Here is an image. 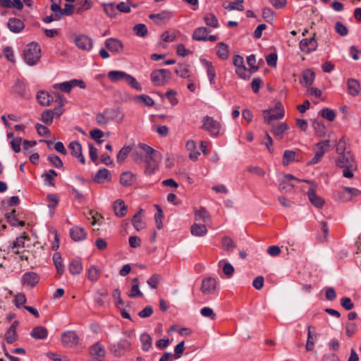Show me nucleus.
<instances>
[{
    "mask_svg": "<svg viewBox=\"0 0 361 361\" xmlns=\"http://www.w3.org/2000/svg\"><path fill=\"white\" fill-rule=\"evenodd\" d=\"M336 165L343 169V176L348 178H353V171L357 169L355 158L350 152L341 154L336 160Z\"/></svg>",
    "mask_w": 361,
    "mask_h": 361,
    "instance_id": "nucleus-1",
    "label": "nucleus"
},
{
    "mask_svg": "<svg viewBox=\"0 0 361 361\" xmlns=\"http://www.w3.org/2000/svg\"><path fill=\"white\" fill-rule=\"evenodd\" d=\"M138 147L146 154L144 161L147 163V171H149V173L154 172L161 160L159 152L143 143L139 144Z\"/></svg>",
    "mask_w": 361,
    "mask_h": 361,
    "instance_id": "nucleus-2",
    "label": "nucleus"
},
{
    "mask_svg": "<svg viewBox=\"0 0 361 361\" xmlns=\"http://www.w3.org/2000/svg\"><path fill=\"white\" fill-rule=\"evenodd\" d=\"M40 57L41 49L37 43L33 42L27 45L23 51V58L27 64L29 66L35 65Z\"/></svg>",
    "mask_w": 361,
    "mask_h": 361,
    "instance_id": "nucleus-3",
    "label": "nucleus"
},
{
    "mask_svg": "<svg viewBox=\"0 0 361 361\" xmlns=\"http://www.w3.org/2000/svg\"><path fill=\"white\" fill-rule=\"evenodd\" d=\"M330 149V141L329 140H325L317 142L313 147V151L314 152L315 154L314 157L309 162H307V164L313 165L319 163L322 160L324 154L329 152Z\"/></svg>",
    "mask_w": 361,
    "mask_h": 361,
    "instance_id": "nucleus-4",
    "label": "nucleus"
},
{
    "mask_svg": "<svg viewBox=\"0 0 361 361\" xmlns=\"http://www.w3.org/2000/svg\"><path fill=\"white\" fill-rule=\"evenodd\" d=\"M202 128L207 131L212 136H218L221 133V125L212 117L205 116L202 119Z\"/></svg>",
    "mask_w": 361,
    "mask_h": 361,
    "instance_id": "nucleus-5",
    "label": "nucleus"
},
{
    "mask_svg": "<svg viewBox=\"0 0 361 361\" xmlns=\"http://www.w3.org/2000/svg\"><path fill=\"white\" fill-rule=\"evenodd\" d=\"M264 122L270 123L272 120H279L284 116V109L281 102H277L274 109L263 111Z\"/></svg>",
    "mask_w": 361,
    "mask_h": 361,
    "instance_id": "nucleus-6",
    "label": "nucleus"
},
{
    "mask_svg": "<svg viewBox=\"0 0 361 361\" xmlns=\"http://www.w3.org/2000/svg\"><path fill=\"white\" fill-rule=\"evenodd\" d=\"M171 73L169 70L159 69L152 72L151 80L156 86H161L166 84L171 79Z\"/></svg>",
    "mask_w": 361,
    "mask_h": 361,
    "instance_id": "nucleus-7",
    "label": "nucleus"
},
{
    "mask_svg": "<svg viewBox=\"0 0 361 361\" xmlns=\"http://www.w3.org/2000/svg\"><path fill=\"white\" fill-rule=\"evenodd\" d=\"M131 343L128 340H121L120 342L114 344L110 348V351L116 357L122 356L126 351L130 350Z\"/></svg>",
    "mask_w": 361,
    "mask_h": 361,
    "instance_id": "nucleus-8",
    "label": "nucleus"
},
{
    "mask_svg": "<svg viewBox=\"0 0 361 361\" xmlns=\"http://www.w3.org/2000/svg\"><path fill=\"white\" fill-rule=\"evenodd\" d=\"M317 185L312 183L307 192L310 202L317 208H321L324 204V200L316 194Z\"/></svg>",
    "mask_w": 361,
    "mask_h": 361,
    "instance_id": "nucleus-9",
    "label": "nucleus"
},
{
    "mask_svg": "<svg viewBox=\"0 0 361 361\" xmlns=\"http://www.w3.org/2000/svg\"><path fill=\"white\" fill-rule=\"evenodd\" d=\"M105 47L112 53L116 54H121L123 50V42L116 38H108L104 42Z\"/></svg>",
    "mask_w": 361,
    "mask_h": 361,
    "instance_id": "nucleus-10",
    "label": "nucleus"
},
{
    "mask_svg": "<svg viewBox=\"0 0 361 361\" xmlns=\"http://www.w3.org/2000/svg\"><path fill=\"white\" fill-rule=\"evenodd\" d=\"M361 192L357 188L344 187L342 190L337 192L338 197L343 202L349 201L353 197L358 196Z\"/></svg>",
    "mask_w": 361,
    "mask_h": 361,
    "instance_id": "nucleus-11",
    "label": "nucleus"
},
{
    "mask_svg": "<svg viewBox=\"0 0 361 361\" xmlns=\"http://www.w3.org/2000/svg\"><path fill=\"white\" fill-rule=\"evenodd\" d=\"M216 288V280L212 277L204 278L202 281L200 290L204 295L213 294Z\"/></svg>",
    "mask_w": 361,
    "mask_h": 361,
    "instance_id": "nucleus-12",
    "label": "nucleus"
},
{
    "mask_svg": "<svg viewBox=\"0 0 361 361\" xmlns=\"http://www.w3.org/2000/svg\"><path fill=\"white\" fill-rule=\"evenodd\" d=\"M61 341L64 345L73 347L79 343V337L75 331H68L62 334Z\"/></svg>",
    "mask_w": 361,
    "mask_h": 361,
    "instance_id": "nucleus-13",
    "label": "nucleus"
},
{
    "mask_svg": "<svg viewBox=\"0 0 361 361\" xmlns=\"http://www.w3.org/2000/svg\"><path fill=\"white\" fill-rule=\"evenodd\" d=\"M75 44L79 49L85 51H90L93 45L92 39L85 35L76 36Z\"/></svg>",
    "mask_w": 361,
    "mask_h": 361,
    "instance_id": "nucleus-14",
    "label": "nucleus"
},
{
    "mask_svg": "<svg viewBox=\"0 0 361 361\" xmlns=\"http://www.w3.org/2000/svg\"><path fill=\"white\" fill-rule=\"evenodd\" d=\"M315 33L314 34L313 37L311 38H306L303 39L300 42V49L302 51L306 52V53H310L312 51H314L317 48V42L314 38Z\"/></svg>",
    "mask_w": 361,
    "mask_h": 361,
    "instance_id": "nucleus-15",
    "label": "nucleus"
},
{
    "mask_svg": "<svg viewBox=\"0 0 361 361\" xmlns=\"http://www.w3.org/2000/svg\"><path fill=\"white\" fill-rule=\"evenodd\" d=\"M39 281V275L33 271L26 272L22 276V283L30 287H34Z\"/></svg>",
    "mask_w": 361,
    "mask_h": 361,
    "instance_id": "nucleus-16",
    "label": "nucleus"
},
{
    "mask_svg": "<svg viewBox=\"0 0 361 361\" xmlns=\"http://www.w3.org/2000/svg\"><path fill=\"white\" fill-rule=\"evenodd\" d=\"M68 148L73 156L78 159L82 164L85 163V159L82 153V146L78 141H73L68 145Z\"/></svg>",
    "mask_w": 361,
    "mask_h": 361,
    "instance_id": "nucleus-17",
    "label": "nucleus"
},
{
    "mask_svg": "<svg viewBox=\"0 0 361 361\" xmlns=\"http://www.w3.org/2000/svg\"><path fill=\"white\" fill-rule=\"evenodd\" d=\"M70 235L74 241H82L86 238L85 230L80 226H74L70 230Z\"/></svg>",
    "mask_w": 361,
    "mask_h": 361,
    "instance_id": "nucleus-18",
    "label": "nucleus"
},
{
    "mask_svg": "<svg viewBox=\"0 0 361 361\" xmlns=\"http://www.w3.org/2000/svg\"><path fill=\"white\" fill-rule=\"evenodd\" d=\"M288 126L286 123H280L278 125H274L271 128V133L278 140H281L284 137V133L288 130Z\"/></svg>",
    "mask_w": 361,
    "mask_h": 361,
    "instance_id": "nucleus-19",
    "label": "nucleus"
},
{
    "mask_svg": "<svg viewBox=\"0 0 361 361\" xmlns=\"http://www.w3.org/2000/svg\"><path fill=\"white\" fill-rule=\"evenodd\" d=\"M8 29L16 33L20 32L25 27L24 23L18 18H11L8 21Z\"/></svg>",
    "mask_w": 361,
    "mask_h": 361,
    "instance_id": "nucleus-20",
    "label": "nucleus"
},
{
    "mask_svg": "<svg viewBox=\"0 0 361 361\" xmlns=\"http://www.w3.org/2000/svg\"><path fill=\"white\" fill-rule=\"evenodd\" d=\"M13 91L20 97H29L25 83L20 80H17L14 83L13 86Z\"/></svg>",
    "mask_w": 361,
    "mask_h": 361,
    "instance_id": "nucleus-21",
    "label": "nucleus"
},
{
    "mask_svg": "<svg viewBox=\"0 0 361 361\" xmlns=\"http://www.w3.org/2000/svg\"><path fill=\"white\" fill-rule=\"evenodd\" d=\"M171 17L172 13L169 11H163L159 13L150 14L149 16V18L154 20V22L157 24H159L161 22H164L165 20H168L171 19Z\"/></svg>",
    "mask_w": 361,
    "mask_h": 361,
    "instance_id": "nucleus-22",
    "label": "nucleus"
},
{
    "mask_svg": "<svg viewBox=\"0 0 361 361\" xmlns=\"http://www.w3.org/2000/svg\"><path fill=\"white\" fill-rule=\"evenodd\" d=\"M37 99L42 106H49L53 101L52 96L47 92L40 90L37 94Z\"/></svg>",
    "mask_w": 361,
    "mask_h": 361,
    "instance_id": "nucleus-23",
    "label": "nucleus"
},
{
    "mask_svg": "<svg viewBox=\"0 0 361 361\" xmlns=\"http://www.w3.org/2000/svg\"><path fill=\"white\" fill-rule=\"evenodd\" d=\"M107 76L112 82H118L121 80L126 81L128 74L121 71H111L108 73Z\"/></svg>",
    "mask_w": 361,
    "mask_h": 361,
    "instance_id": "nucleus-24",
    "label": "nucleus"
},
{
    "mask_svg": "<svg viewBox=\"0 0 361 361\" xmlns=\"http://www.w3.org/2000/svg\"><path fill=\"white\" fill-rule=\"evenodd\" d=\"M348 93L355 97L358 95L360 92V84L356 79L350 78L347 80Z\"/></svg>",
    "mask_w": 361,
    "mask_h": 361,
    "instance_id": "nucleus-25",
    "label": "nucleus"
},
{
    "mask_svg": "<svg viewBox=\"0 0 361 361\" xmlns=\"http://www.w3.org/2000/svg\"><path fill=\"white\" fill-rule=\"evenodd\" d=\"M114 210L116 216L118 217L124 216L127 213V206L122 200H117L114 202Z\"/></svg>",
    "mask_w": 361,
    "mask_h": 361,
    "instance_id": "nucleus-26",
    "label": "nucleus"
},
{
    "mask_svg": "<svg viewBox=\"0 0 361 361\" xmlns=\"http://www.w3.org/2000/svg\"><path fill=\"white\" fill-rule=\"evenodd\" d=\"M202 63L207 68V74L209 80L211 85L215 84L216 71L212 62L207 61L206 59L201 60Z\"/></svg>",
    "mask_w": 361,
    "mask_h": 361,
    "instance_id": "nucleus-27",
    "label": "nucleus"
},
{
    "mask_svg": "<svg viewBox=\"0 0 361 361\" xmlns=\"http://www.w3.org/2000/svg\"><path fill=\"white\" fill-rule=\"evenodd\" d=\"M135 177L130 171H125L121 173L120 177V183L125 187H129L135 182Z\"/></svg>",
    "mask_w": 361,
    "mask_h": 361,
    "instance_id": "nucleus-28",
    "label": "nucleus"
},
{
    "mask_svg": "<svg viewBox=\"0 0 361 361\" xmlns=\"http://www.w3.org/2000/svg\"><path fill=\"white\" fill-rule=\"evenodd\" d=\"M30 336L35 339H44L48 336V331L44 326H37L32 329Z\"/></svg>",
    "mask_w": 361,
    "mask_h": 361,
    "instance_id": "nucleus-29",
    "label": "nucleus"
},
{
    "mask_svg": "<svg viewBox=\"0 0 361 361\" xmlns=\"http://www.w3.org/2000/svg\"><path fill=\"white\" fill-rule=\"evenodd\" d=\"M210 30L205 27H200L194 31L192 39L197 41H207V35Z\"/></svg>",
    "mask_w": 361,
    "mask_h": 361,
    "instance_id": "nucleus-30",
    "label": "nucleus"
},
{
    "mask_svg": "<svg viewBox=\"0 0 361 361\" xmlns=\"http://www.w3.org/2000/svg\"><path fill=\"white\" fill-rule=\"evenodd\" d=\"M192 235L202 237L207 233V228L204 224H193L190 227Z\"/></svg>",
    "mask_w": 361,
    "mask_h": 361,
    "instance_id": "nucleus-31",
    "label": "nucleus"
},
{
    "mask_svg": "<svg viewBox=\"0 0 361 361\" xmlns=\"http://www.w3.org/2000/svg\"><path fill=\"white\" fill-rule=\"evenodd\" d=\"M53 262L57 269V277H60L64 271V266L62 263L61 255L59 252H55L53 255Z\"/></svg>",
    "mask_w": 361,
    "mask_h": 361,
    "instance_id": "nucleus-32",
    "label": "nucleus"
},
{
    "mask_svg": "<svg viewBox=\"0 0 361 361\" xmlns=\"http://www.w3.org/2000/svg\"><path fill=\"white\" fill-rule=\"evenodd\" d=\"M91 355L97 357H104L106 354L104 348L99 342L96 343L90 348Z\"/></svg>",
    "mask_w": 361,
    "mask_h": 361,
    "instance_id": "nucleus-33",
    "label": "nucleus"
},
{
    "mask_svg": "<svg viewBox=\"0 0 361 361\" xmlns=\"http://www.w3.org/2000/svg\"><path fill=\"white\" fill-rule=\"evenodd\" d=\"M216 54L222 60L228 59L229 55L228 46L224 42H219L216 44Z\"/></svg>",
    "mask_w": 361,
    "mask_h": 361,
    "instance_id": "nucleus-34",
    "label": "nucleus"
},
{
    "mask_svg": "<svg viewBox=\"0 0 361 361\" xmlns=\"http://www.w3.org/2000/svg\"><path fill=\"white\" fill-rule=\"evenodd\" d=\"M110 180V172L105 168L99 169L94 178V180L98 183H104L105 180Z\"/></svg>",
    "mask_w": 361,
    "mask_h": 361,
    "instance_id": "nucleus-35",
    "label": "nucleus"
},
{
    "mask_svg": "<svg viewBox=\"0 0 361 361\" xmlns=\"http://www.w3.org/2000/svg\"><path fill=\"white\" fill-rule=\"evenodd\" d=\"M93 3L91 0H77L75 8L78 13L92 8Z\"/></svg>",
    "mask_w": 361,
    "mask_h": 361,
    "instance_id": "nucleus-36",
    "label": "nucleus"
},
{
    "mask_svg": "<svg viewBox=\"0 0 361 361\" xmlns=\"http://www.w3.org/2000/svg\"><path fill=\"white\" fill-rule=\"evenodd\" d=\"M175 72L177 75H178L181 78H188L190 81H192V79H190V69H189V65L188 64H179L175 70Z\"/></svg>",
    "mask_w": 361,
    "mask_h": 361,
    "instance_id": "nucleus-37",
    "label": "nucleus"
},
{
    "mask_svg": "<svg viewBox=\"0 0 361 361\" xmlns=\"http://www.w3.org/2000/svg\"><path fill=\"white\" fill-rule=\"evenodd\" d=\"M210 219V215L204 207H200L195 211V220L207 222Z\"/></svg>",
    "mask_w": 361,
    "mask_h": 361,
    "instance_id": "nucleus-38",
    "label": "nucleus"
},
{
    "mask_svg": "<svg viewBox=\"0 0 361 361\" xmlns=\"http://www.w3.org/2000/svg\"><path fill=\"white\" fill-rule=\"evenodd\" d=\"M314 73L310 69L305 70L302 73V83L305 86H310L314 80Z\"/></svg>",
    "mask_w": 361,
    "mask_h": 361,
    "instance_id": "nucleus-39",
    "label": "nucleus"
},
{
    "mask_svg": "<svg viewBox=\"0 0 361 361\" xmlns=\"http://www.w3.org/2000/svg\"><path fill=\"white\" fill-rule=\"evenodd\" d=\"M68 269L73 275L79 274L82 270L81 261L79 259H73L69 264Z\"/></svg>",
    "mask_w": 361,
    "mask_h": 361,
    "instance_id": "nucleus-40",
    "label": "nucleus"
},
{
    "mask_svg": "<svg viewBox=\"0 0 361 361\" xmlns=\"http://www.w3.org/2000/svg\"><path fill=\"white\" fill-rule=\"evenodd\" d=\"M140 341L142 343V349L144 351H148L152 347V339L149 334L144 333L140 336Z\"/></svg>",
    "mask_w": 361,
    "mask_h": 361,
    "instance_id": "nucleus-41",
    "label": "nucleus"
},
{
    "mask_svg": "<svg viewBox=\"0 0 361 361\" xmlns=\"http://www.w3.org/2000/svg\"><path fill=\"white\" fill-rule=\"evenodd\" d=\"M142 212V209H140V211L136 213L132 219V224L134 228L138 231L145 227V223L142 221L140 216Z\"/></svg>",
    "mask_w": 361,
    "mask_h": 361,
    "instance_id": "nucleus-42",
    "label": "nucleus"
},
{
    "mask_svg": "<svg viewBox=\"0 0 361 361\" xmlns=\"http://www.w3.org/2000/svg\"><path fill=\"white\" fill-rule=\"evenodd\" d=\"M296 159V154L293 150H286L283 152L282 163L283 166H288L290 162Z\"/></svg>",
    "mask_w": 361,
    "mask_h": 361,
    "instance_id": "nucleus-43",
    "label": "nucleus"
},
{
    "mask_svg": "<svg viewBox=\"0 0 361 361\" xmlns=\"http://www.w3.org/2000/svg\"><path fill=\"white\" fill-rule=\"evenodd\" d=\"M205 23L212 27L216 28L219 27V21L213 13H207L204 17Z\"/></svg>",
    "mask_w": 361,
    "mask_h": 361,
    "instance_id": "nucleus-44",
    "label": "nucleus"
},
{
    "mask_svg": "<svg viewBox=\"0 0 361 361\" xmlns=\"http://www.w3.org/2000/svg\"><path fill=\"white\" fill-rule=\"evenodd\" d=\"M54 118V111L51 109H47L42 111L41 114V120L46 125H51L53 122Z\"/></svg>",
    "mask_w": 361,
    "mask_h": 361,
    "instance_id": "nucleus-45",
    "label": "nucleus"
},
{
    "mask_svg": "<svg viewBox=\"0 0 361 361\" xmlns=\"http://www.w3.org/2000/svg\"><path fill=\"white\" fill-rule=\"evenodd\" d=\"M105 13L110 18H114L116 16V6L114 3L103 4H102Z\"/></svg>",
    "mask_w": 361,
    "mask_h": 361,
    "instance_id": "nucleus-46",
    "label": "nucleus"
},
{
    "mask_svg": "<svg viewBox=\"0 0 361 361\" xmlns=\"http://www.w3.org/2000/svg\"><path fill=\"white\" fill-rule=\"evenodd\" d=\"M221 243L223 248L227 252H231L236 246L233 240L228 236L224 237Z\"/></svg>",
    "mask_w": 361,
    "mask_h": 361,
    "instance_id": "nucleus-47",
    "label": "nucleus"
},
{
    "mask_svg": "<svg viewBox=\"0 0 361 361\" xmlns=\"http://www.w3.org/2000/svg\"><path fill=\"white\" fill-rule=\"evenodd\" d=\"M312 127L315 131V133L319 136L322 137L326 133V128L324 125L318 121H314L312 123Z\"/></svg>",
    "mask_w": 361,
    "mask_h": 361,
    "instance_id": "nucleus-48",
    "label": "nucleus"
},
{
    "mask_svg": "<svg viewBox=\"0 0 361 361\" xmlns=\"http://www.w3.org/2000/svg\"><path fill=\"white\" fill-rule=\"evenodd\" d=\"M161 275L159 274H154L147 281V284L151 288L155 289L161 280Z\"/></svg>",
    "mask_w": 361,
    "mask_h": 361,
    "instance_id": "nucleus-49",
    "label": "nucleus"
},
{
    "mask_svg": "<svg viewBox=\"0 0 361 361\" xmlns=\"http://www.w3.org/2000/svg\"><path fill=\"white\" fill-rule=\"evenodd\" d=\"M99 278V269L95 266H91L87 271V279L91 281H97Z\"/></svg>",
    "mask_w": 361,
    "mask_h": 361,
    "instance_id": "nucleus-50",
    "label": "nucleus"
},
{
    "mask_svg": "<svg viewBox=\"0 0 361 361\" xmlns=\"http://www.w3.org/2000/svg\"><path fill=\"white\" fill-rule=\"evenodd\" d=\"M131 151V147L130 146H124L122 147L118 152L116 159L118 162H123L129 154Z\"/></svg>",
    "mask_w": 361,
    "mask_h": 361,
    "instance_id": "nucleus-51",
    "label": "nucleus"
},
{
    "mask_svg": "<svg viewBox=\"0 0 361 361\" xmlns=\"http://www.w3.org/2000/svg\"><path fill=\"white\" fill-rule=\"evenodd\" d=\"M221 263H224L223 267V271L224 274L228 277H231L234 273V268L233 265L229 262H226L224 259H221L219 264H221Z\"/></svg>",
    "mask_w": 361,
    "mask_h": 361,
    "instance_id": "nucleus-52",
    "label": "nucleus"
},
{
    "mask_svg": "<svg viewBox=\"0 0 361 361\" xmlns=\"http://www.w3.org/2000/svg\"><path fill=\"white\" fill-rule=\"evenodd\" d=\"M27 238V235L24 233L22 235L16 238L15 240H13L11 246V249L13 250L16 247H25V240Z\"/></svg>",
    "mask_w": 361,
    "mask_h": 361,
    "instance_id": "nucleus-53",
    "label": "nucleus"
},
{
    "mask_svg": "<svg viewBox=\"0 0 361 361\" xmlns=\"http://www.w3.org/2000/svg\"><path fill=\"white\" fill-rule=\"evenodd\" d=\"M56 100L59 106L56 108H54L52 111H54V116H56L57 117H59L63 112L62 108V106H63V97L59 94H57Z\"/></svg>",
    "mask_w": 361,
    "mask_h": 361,
    "instance_id": "nucleus-54",
    "label": "nucleus"
},
{
    "mask_svg": "<svg viewBox=\"0 0 361 361\" xmlns=\"http://www.w3.org/2000/svg\"><path fill=\"white\" fill-rule=\"evenodd\" d=\"M47 159L55 167L58 169L63 167V162L59 156L50 154L48 156Z\"/></svg>",
    "mask_w": 361,
    "mask_h": 361,
    "instance_id": "nucleus-55",
    "label": "nucleus"
},
{
    "mask_svg": "<svg viewBox=\"0 0 361 361\" xmlns=\"http://www.w3.org/2000/svg\"><path fill=\"white\" fill-rule=\"evenodd\" d=\"M109 121L116 118L119 115L118 109H107L103 111Z\"/></svg>",
    "mask_w": 361,
    "mask_h": 361,
    "instance_id": "nucleus-56",
    "label": "nucleus"
},
{
    "mask_svg": "<svg viewBox=\"0 0 361 361\" xmlns=\"http://www.w3.org/2000/svg\"><path fill=\"white\" fill-rule=\"evenodd\" d=\"M126 82L130 86H131L133 88L135 89L136 90L142 91V87L140 84L131 75L128 74V76L126 80Z\"/></svg>",
    "mask_w": 361,
    "mask_h": 361,
    "instance_id": "nucleus-57",
    "label": "nucleus"
},
{
    "mask_svg": "<svg viewBox=\"0 0 361 361\" xmlns=\"http://www.w3.org/2000/svg\"><path fill=\"white\" fill-rule=\"evenodd\" d=\"M143 293L140 290V284L132 285L128 296L131 298H140Z\"/></svg>",
    "mask_w": 361,
    "mask_h": 361,
    "instance_id": "nucleus-58",
    "label": "nucleus"
},
{
    "mask_svg": "<svg viewBox=\"0 0 361 361\" xmlns=\"http://www.w3.org/2000/svg\"><path fill=\"white\" fill-rule=\"evenodd\" d=\"M321 116L329 121H333L335 119L336 114L334 111L325 108L321 111Z\"/></svg>",
    "mask_w": 361,
    "mask_h": 361,
    "instance_id": "nucleus-59",
    "label": "nucleus"
},
{
    "mask_svg": "<svg viewBox=\"0 0 361 361\" xmlns=\"http://www.w3.org/2000/svg\"><path fill=\"white\" fill-rule=\"evenodd\" d=\"M335 30L341 36H346L348 33V30L345 25L341 22H336L335 24Z\"/></svg>",
    "mask_w": 361,
    "mask_h": 361,
    "instance_id": "nucleus-60",
    "label": "nucleus"
},
{
    "mask_svg": "<svg viewBox=\"0 0 361 361\" xmlns=\"http://www.w3.org/2000/svg\"><path fill=\"white\" fill-rule=\"evenodd\" d=\"M136 101L144 103L147 106L154 105L153 99L148 95L142 94L135 97Z\"/></svg>",
    "mask_w": 361,
    "mask_h": 361,
    "instance_id": "nucleus-61",
    "label": "nucleus"
},
{
    "mask_svg": "<svg viewBox=\"0 0 361 361\" xmlns=\"http://www.w3.org/2000/svg\"><path fill=\"white\" fill-rule=\"evenodd\" d=\"M135 34L140 37H145L147 33V28L144 24H137L133 27Z\"/></svg>",
    "mask_w": 361,
    "mask_h": 361,
    "instance_id": "nucleus-62",
    "label": "nucleus"
},
{
    "mask_svg": "<svg viewBox=\"0 0 361 361\" xmlns=\"http://www.w3.org/2000/svg\"><path fill=\"white\" fill-rule=\"evenodd\" d=\"M17 337L16 331L11 329H8L5 334L6 340L8 343H13L16 341Z\"/></svg>",
    "mask_w": 361,
    "mask_h": 361,
    "instance_id": "nucleus-63",
    "label": "nucleus"
},
{
    "mask_svg": "<svg viewBox=\"0 0 361 361\" xmlns=\"http://www.w3.org/2000/svg\"><path fill=\"white\" fill-rule=\"evenodd\" d=\"M26 302V297L24 293H18L15 296L14 304L17 307H23Z\"/></svg>",
    "mask_w": 361,
    "mask_h": 361,
    "instance_id": "nucleus-64",
    "label": "nucleus"
}]
</instances>
